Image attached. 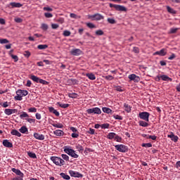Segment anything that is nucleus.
I'll return each instance as SVG.
<instances>
[{
    "mask_svg": "<svg viewBox=\"0 0 180 180\" xmlns=\"http://www.w3.org/2000/svg\"><path fill=\"white\" fill-rule=\"evenodd\" d=\"M16 95H20L22 98V96H23L22 90V89H18L16 91Z\"/></svg>",
    "mask_w": 180,
    "mask_h": 180,
    "instance_id": "57",
    "label": "nucleus"
},
{
    "mask_svg": "<svg viewBox=\"0 0 180 180\" xmlns=\"http://www.w3.org/2000/svg\"><path fill=\"white\" fill-rule=\"evenodd\" d=\"M86 77H87V78L91 81H95V79H96V77L95 75H94V73H86Z\"/></svg>",
    "mask_w": 180,
    "mask_h": 180,
    "instance_id": "20",
    "label": "nucleus"
},
{
    "mask_svg": "<svg viewBox=\"0 0 180 180\" xmlns=\"http://www.w3.org/2000/svg\"><path fill=\"white\" fill-rule=\"evenodd\" d=\"M76 149H77L78 152L82 153V152L84 151V148L82 146L78 144L77 146H76Z\"/></svg>",
    "mask_w": 180,
    "mask_h": 180,
    "instance_id": "35",
    "label": "nucleus"
},
{
    "mask_svg": "<svg viewBox=\"0 0 180 180\" xmlns=\"http://www.w3.org/2000/svg\"><path fill=\"white\" fill-rule=\"evenodd\" d=\"M30 79H32V81H34V82H37L39 83V82L40 81V78L37 77V76H34V75H32L30 77Z\"/></svg>",
    "mask_w": 180,
    "mask_h": 180,
    "instance_id": "23",
    "label": "nucleus"
},
{
    "mask_svg": "<svg viewBox=\"0 0 180 180\" xmlns=\"http://www.w3.org/2000/svg\"><path fill=\"white\" fill-rule=\"evenodd\" d=\"M37 49H39V50H46V49H49V45L40 44L37 46Z\"/></svg>",
    "mask_w": 180,
    "mask_h": 180,
    "instance_id": "24",
    "label": "nucleus"
},
{
    "mask_svg": "<svg viewBox=\"0 0 180 180\" xmlns=\"http://www.w3.org/2000/svg\"><path fill=\"white\" fill-rule=\"evenodd\" d=\"M87 113H102L99 108H90L86 110Z\"/></svg>",
    "mask_w": 180,
    "mask_h": 180,
    "instance_id": "8",
    "label": "nucleus"
},
{
    "mask_svg": "<svg viewBox=\"0 0 180 180\" xmlns=\"http://www.w3.org/2000/svg\"><path fill=\"white\" fill-rule=\"evenodd\" d=\"M110 8H115L116 11L120 12H127V8L124 6L110 4Z\"/></svg>",
    "mask_w": 180,
    "mask_h": 180,
    "instance_id": "3",
    "label": "nucleus"
},
{
    "mask_svg": "<svg viewBox=\"0 0 180 180\" xmlns=\"http://www.w3.org/2000/svg\"><path fill=\"white\" fill-rule=\"evenodd\" d=\"M27 154L28 155L29 157H30V158H33V159L37 158V156L33 152H27Z\"/></svg>",
    "mask_w": 180,
    "mask_h": 180,
    "instance_id": "29",
    "label": "nucleus"
},
{
    "mask_svg": "<svg viewBox=\"0 0 180 180\" xmlns=\"http://www.w3.org/2000/svg\"><path fill=\"white\" fill-rule=\"evenodd\" d=\"M41 28L42 29V30H47V29H49V25H47V24L46 23H42L41 25Z\"/></svg>",
    "mask_w": 180,
    "mask_h": 180,
    "instance_id": "45",
    "label": "nucleus"
},
{
    "mask_svg": "<svg viewBox=\"0 0 180 180\" xmlns=\"http://www.w3.org/2000/svg\"><path fill=\"white\" fill-rule=\"evenodd\" d=\"M86 26H87V27H89V29L96 28V26L95 25H94V23H92V22H87Z\"/></svg>",
    "mask_w": 180,
    "mask_h": 180,
    "instance_id": "37",
    "label": "nucleus"
},
{
    "mask_svg": "<svg viewBox=\"0 0 180 180\" xmlns=\"http://www.w3.org/2000/svg\"><path fill=\"white\" fill-rule=\"evenodd\" d=\"M157 139V137L155 136V135H150L148 136V139H152V141H155Z\"/></svg>",
    "mask_w": 180,
    "mask_h": 180,
    "instance_id": "61",
    "label": "nucleus"
},
{
    "mask_svg": "<svg viewBox=\"0 0 180 180\" xmlns=\"http://www.w3.org/2000/svg\"><path fill=\"white\" fill-rule=\"evenodd\" d=\"M20 117L21 120H25V119H28L29 115L26 113H23L20 115Z\"/></svg>",
    "mask_w": 180,
    "mask_h": 180,
    "instance_id": "42",
    "label": "nucleus"
},
{
    "mask_svg": "<svg viewBox=\"0 0 180 180\" xmlns=\"http://www.w3.org/2000/svg\"><path fill=\"white\" fill-rule=\"evenodd\" d=\"M4 113H18V110L16 109H6Z\"/></svg>",
    "mask_w": 180,
    "mask_h": 180,
    "instance_id": "25",
    "label": "nucleus"
},
{
    "mask_svg": "<svg viewBox=\"0 0 180 180\" xmlns=\"http://www.w3.org/2000/svg\"><path fill=\"white\" fill-rule=\"evenodd\" d=\"M63 36L65 37H68V36H71V32L68 31V30H65L63 32Z\"/></svg>",
    "mask_w": 180,
    "mask_h": 180,
    "instance_id": "49",
    "label": "nucleus"
},
{
    "mask_svg": "<svg viewBox=\"0 0 180 180\" xmlns=\"http://www.w3.org/2000/svg\"><path fill=\"white\" fill-rule=\"evenodd\" d=\"M60 177H62L65 180H70V176L65 174V173H60Z\"/></svg>",
    "mask_w": 180,
    "mask_h": 180,
    "instance_id": "26",
    "label": "nucleus"
},
{
    "mask_svg": "<svg viewBox=\"0 0 180 180\" xmlns=\"http://www.w3.org/2000/svg\"><path fill=\"white\" fill-rule=\"evenodd\" d=\"M141 147L148 148L153 147V144L150 143H143L141 144Z\"/></svg>",
    "mask_w": 180,
    "mask_h": 180,
    "instance_id": "34",
    "label": "nucleus"
},
{
    "mask_svg": "<svg viewBox=\"0 0 180 180\" xmlns=\"http://www.w3.org/2000/svg\"><path fill=\"white\" fill-rule=\"evenodd\" d=\"M50 160L53 162V164H55V165L58 167H62L65 164V162L61 158H59L58 156L50 157Z\"/></svg>",
    "mask_w": 180,
    "mask_h": 180,
    "instance_id": "1",
    "label": "nucleus"
},
{
    "mask_svg": "<svg viewBox=\"0 0 180 180\" xmlns=\"http://www.w3.org/2000/svg\"><path fill=\"white\" fill-rule=\"evenodd\" d=\"M70 18H72V19H80L81 16H78L77 15V14L75 13H70Z\"/></svg>",
    "mask_w": 180,
    "mask_h": 180,
    "instance_id": "39",
    "label": "nucleus"
},
{
    "mask_svg": "<svg viewBox=\"0 0 180 180\" xmlns=\"http://www.w3.org/2000/svg\"><path fill=\"white\" fill-rule=\"evenodd\" d=\"M58 104L60 108H63V109H65V108H68V106H70L69 104H65V103H58Z\"/></svg>",
    "mask_w": 180,
    "mask_h": 180,
    "instance_id": "43",
    "label": "nucleus"
},
{
    "mask_svg": "<svg viewBox=\"0 0 180 180\" xmlns=\"http://www.w3.org/2000/svg\"><path fill=\"white\" fill-rule=\"evenodd\" d=\"M96 36H103V31H102V30H96Z\"/></svg>",
    "mask_w": 180,
    "mask_h": 180,
    "instance_id": "46",
    "label": "nucleus"
},
{
    "mask_svg": "<svg viewBox=\"0 0 180 180\" xmlns=\"http://www.w3.org/2000/svg\"><path fill=\"white\" fill-rule=\"evenodd\" d=\"M117 135L114 132H110L107 135V139L109 140H113Z\"/></svg>",
    "mask_w": 180,
    "mask_h": 180,
    "instance_id": "21",
    "label": "nucleus"
},
{
    "mask_svg": "<svg viewBox=\"0 0 180 180\" xmlns=\"http://www.w3.org/2000/svg\"><path fill=\"white\" fill-rule=\"evenodd\" d=\"M139 125H140L142 127H148V124L146 122H143L142 120L139 122Z\"/></svg>",
    "mask_w": 180,
    "mask_h": 180,
    "instance_id": "27",
    "label": "nucleus"
},
{
    "mask_svg": "<svg viewBox=\"0 0 180 180\" xmlns=\"http://www.w3.org/2000/svg\"><path fill=\"white\" fill-rule=\"evenodd\" d=\"M25 120H27V122H28L29 123H34L35 122V120L32 119V118H25Z\"/></svg>",
    "mask_w": 180,
    "mask_h": 180,
    "instance_id": "63",
    "label": "nucleus"
},
{
    "mask_svg": "<svg viewBox=\"0 0 180 180\" xmlns=\"http://www.w3.org/2000/svg\"><path fill=\"white\" fill-rule=\"evenodd\" d=\"M11 8H22V5L20 3L11 2L10 3Z\"/></svg>",
    "mask_w": 180,
    "mask_h": 180,
    "instance_id": "18",
    "label": "nucleus"
},
{
    "mask_svg": "<svg viewBox=\"0 0 180 180\" xmlns=\"http://www.w3.org/2000/svg\"><path fill=\"white\" fill-rule=\"evenodd\" d=\"M89 134L94 135L95 134V129H93L92 128H89V130L88 131Z\"/></svg>",
    "mask_w": 180,
    "mask_h": 180,
    "instance_id": "59",
    "label": "nucleus"
},
{
    "mask_svg": "<svg viewBox=\"0 0 180 180\" xmlns=\"http://www.w3.org/2000/svg\"><path fill=\"white\" fill-rule=\"evenodd\" d=\"M3 146L8 148H13V143L11 142H9V141H8L7 139L3 140Z\"/></svg>",
    "mask_w": 180,
    "mask_h": 180,
    "instance_id": "13",
    "label": "nucleus"
},
{
    "mask_svg": "<svg viewBox=\"0 0 180 180\" xmlns=\"http://www.w3.org/2000/svg\"><path fill=\"white\" fill-rule=\"evenodd\" d=\"M170 134L167 135V138L170 139L173 142L176 143L179 141V137L170 131Z\"/></svg>",
    "mask_w": 180,
    "mask_h": 180,
    "instance_id": "7",
    "label": "nucleus"
},
{
    "mask_svg": "<svg viewBox=\"0 0 180 180\" xmlns=\"http://www.w3.org/2000/svg\"><path fill=\"white\" fill-rule=\"evenodd\" d=\"M63 160H65V161H69V156L65 154H62L61 155Z\"/></svg>",
    "mask_w": 180,
    "mask_h": 180,
    "instance_id": "53",
    "label": "nucleus"
},
{
    "mask_svg": "<svg viewBox=\"0 0 180 180\" xmlns=\"http://www.w3.org/2000/svg\"><path fill=\"white\" fill-rule=\"evenodd\" d=\"M115 148L118 152L125 153L127 151V147L124 145H115Z\"/></svg>",
    "mask_w": 180,
    "mask_h": 180,
    "instance_id": "4",
    "label": "nucleus"
},
{
    "mask_svg": "<svg viewBox=\"0 0 180 180\" xmlns=\"http://www.w3.org/2000/svg\"><path fill=\"white\" fill-rule=\"evenodd\" d=\"M167 9L169 13H172L173 15H175V13H176V11H175V10H174L172 8L169 7V6H167Z\"/></svg>",
    "mask_w": 180,
    "mask_h": 180,
    "instance_id": "28",
    "label": "nucleus"
},
{
    "mask_svg": "<svg viewBox=\"0 0 180 180\" xmlns=\"http://www.w3.org/2000/svg\"><path fill=\"white\" fill-rule=\"evenodd\" d=\"M38 83L42 84V85H49V82H47L43 79H39V82Z\"/></svg>",
    "mask_w": 180,
    "mask_h": 180,
    "instance_id": "41",
    "label": "nucleus"
},
{
    "mask_svg": "<svg viewBox=\"0 0 180 180\" xmlns=\"http://www.w3.org/2000/svg\"><path fill=\"white\" fill-rule=\"evenodd\" d=\"M63 152L67 153L72 158H78L79 157L77 153H75V150L70 148V146L63 147Z\"/></svg>",
    "mask_w": 180,
    "mask_h": 180,
    "instance_id": "2",
    "label": "nucleus"
},
{
    "mask_svg": "<svg viewBox=\"0 0 180 180\" xmlns=\"http://www.w3.org/2000/svg\"><path fill=\"white\" fill-rule=\"evenodd\" d=\"M53 134L58 137H62L65 134L64 131L60 129L55 130L53 131Z\"/></svg>",
    "mask_w": 180,
    "mask_h": 180,
    "instance_id": "12",
    "label": "nucleus"
},
{
    "mask_svg": "<svg viewBox=\"0 0 180 180\" xmlns=\"http://www.w3.org/2000/svg\"><path fill=\"white\" fill-rule=\"evenodd\" d=\"M124 108L126 110V112H127L128 113H129V112H131V107H130V105H129V104H124Z\"/></svg>",
    "mask_w": 180,
    "mask_h": 180,
    "instance_id": "30",
    "label": "nucleus"
},
{
    "mask_svg": "<svg viewBox=\"0 0 180 180\" xmlns=\"http://www.w3.org/2000/svg\"><path fill=\"white\" fill-rule=\"evenodd\" d=\"M34 138L39 140V141H44V135L38 134V133H34Z\"/></svg>",
    "mask_w": 180,
    "mask_h": 180,
    "instance_id": "16",
    "label": "nucleus"
},
{
    "mask_svg": "<svg viewBox=\"0 0 180 180\" xmlns=\"http://www.w3.org/2000/svg\"><path fill=\"white\" fill-rule=\"evenodd\" d=\"M44 11H46V12H53V8L47 6L43 8Z\"/></svg>",
    "mask_w": 180,
    "mask_h": 180,
    "instance_id": "55",
    "label": "nucleus"
},
{
    "mask_svg": "<svg viewBox=\"0 0 180 180\" xmlns=\"http://www.w3.org/2000/svg\"><path fill=\"white\" fill-rule=\"evenodd\" d=\"M24 56L25 57H27V58H29V57H30V52L29 51H25L24 52Z\"/></svg>",
    "mask_w": 180,
    "mask_h": 180,
    "instance_id": "58",
    "label": "nucleus"
},
{
    "mask_svg": "<svg viewBox=\"0 0 180 180\" xmlns=\"http://www.w3.org/2000/svg\"><path fill=\"white\" fill-rule=\"evenodd\" d=\"M105 79H108V81H112V79H113V76L112 75H108L105 77Z\"/></svg>",
    "mask_w": 180,
    "mask_h": 180,
    "instance_id": "64",
    "label": "nucleus"
},
{
    "mask_svg": "<svg viewBox=\"0 0 180 180\" xmlns=\"http://www.w3.org/2000/svg\"><path fill=\"white\" fill-rule=\"evenodd\" d=\"M166 54L167 51L165 49H162L160 51L154 53V56H160L161 57H164V56H166Z\"/></svg>",
    "mask_w": 180,
    "mask_h": 180,
    "instance_id": "10",
    "label": "nucleus"
},
{
    "mask_svg": "<svg viewBox=\"0 0 180 180\" xmlns=\"http://www.w3.org/2000/svg\"><path fill=\"white\" fill-rule=\"evenodd\" d=\"M81 53H82V51L79 49H72L70 51L72 56H81Z\"/></svg>",
    "mask_w": 180,
    "mask_h": 180,
    "instance_id": "11",
    "label": "nucleus"
},
{
    "mask_svg": "<svg viewBox=\"0 0 180 180\" xmlns=\"http://www.w3.org/2000/svg\"><path fill=\"white\" fill-rule=\"evenodd\" d=\"M14 99L15 101H22L23 98H22V96H20V95H16L15 97H14Z\"/></svg>",
    "mask_w": 180,
    "mask_h": 180,
    "instance_id": "54",
    "label": "nucleus"
},
{
    "mask_svg": "<svg viewBox=\"0 0 180 180\" xmlns=\"http://www.w3.org/2000/svg\"><path fill=\"white\" fill-rule=\"evenodd\" d=\"M150 117V114L148 113H140L139 114V117L141 120H145L146 122H148V117Z\"/></svg>",
    "mask_w": 180,
    "mask_h": 180,
    "instance_id": "9",
    "label": "nucleus"
},
{
    "mask_svg": "<svg viewBox=\"0 0 180 180\" xmlns=\"http://www.w3.org/2000/svg\"><path fill=\"white\" fill-rule=\"evenodd\" d=\"M7 43H9L7 39H0V44H7Z\"/></svg>",
    "mask_w": 180,
    "mask_h": 180,
    "instance_id": "38",
    "label": "nucleus"
},
{
    "mask_svg": "<svg viewBox=\"0 0 180 180\" xmlns=\"http://www.w3.org/2000/svg\"><path fill=\"white\" fill-rule=\"evenodd\" d=\"M45 18H50L53 17L51 13H44Z\"/></svg>",
    "mask_w": 180,
    "mask_h": 180,
    "instance_id": "56",
    "label": "nucleus"
},
{
    "mask_svg": "<svg viewBox=\"0 0 180 180\" xmlns=\"http://www.w3.org/2000/svg\"><path fill=\"white\" fill-rule=\"evenodd\" d=\"M133 51H134V53H136V54H139V53H140V49H139L138 47H134Z\"/></svg>",
    "mask_w": 180,
    "mask_h": 180,
    "instance_id": "62",
    "label": "nucleus"
},
{
    "mask_svg": "<svg viewBox=\"0 0 180 180\" xmlns=\"http://www.w3.org/2000/svg\"><path fill=\"white\" fill-rule=\"evenodd\" d=\"M69 98H72L73 99H75L78 98V94L77 93H70L68 94Z\"/></svg>",
    "mask_w": 180,
    "mask_h": 180,
    "instance_id": "33",
    "label": "nucleus"
},
{
    "mask_svg": "<svg viewBox=\"0 0 180 180\" xmlns=\"http://www.w3.org/2000/svg\"><path fill=\"white\" fill-rule=\"evenodd\" d=\"M11 58H13V60H14L15 63H18V61L19 60V58L16 55H11Z\"/></svg>",
    "mask_w": 180,
    "mask_h": 180,
    "instance_id": "48",
    "label": "nucleus"
},
{
    "mask_svg": "<svg viewBox=\"0 0 180 180\" xmlns=\"http://www.w3.org/2000/svg\"><path fill=\"white\" fill-rule=\"evenodd\" d=\"M28 112L30 113H36L37 112V109H36V108H34V107L30 108L28 109Z\"/></svg>",
    "mask_w": 180,
    "mask_h": 180,
    "instance_id": "40",
    "label": "nucleus"
},
{
    "mask_svg": "<svg viewBox=\"0 0 180 180\" xmlns=\"http://www.w3.org/2000/svg\"><path fill=\"white\" fill-rule=\"evenodd\" d=\"M52 126L56 127L57 129H62L63 127H64V125L60 123L52 124Z\"/></svg>",
    "mask_w": 180,
    "mask_h": 180,
    "instance_id": "32",
    "label": "nucleus"
},
{
    "mask_svg": "<svg viewBox=\"0 0 180 180\" xmlns=\"http://www.w3.org/2000/svg\"><path fill=\"white\" fill-rule=\"evenodd\" d=\"M79 136V135L75 132L71 134V137H72L73 139H77Z\"/></svg>",
    "mask_w": 180,
    "mask_h": 180,
    "instance_id": "60",
    "label": "nucleus"
},
{
    "mask_svg": "<svg viewBox=\"0 0 180 180\" xmlns=\"http://www.w3.org/2000/svg\"><path fill=\"white\" fill-rule=\"evenodd\" d=\"M49 109L51 113H58V112H57V110H55L53 107H50Z\"/></svg>",
    "mask_w": 180,
    "mask_h": 180,
    "instance_id": "50",
    "label": "nucleus"
},
{
    "mask_svg": "<svg viewBox=\"0 0 180 180\" xmlns=\"http://www.w3.org/2000/svg\"><path fill=\"white\" fill-rule=\"evenodd\" d=\"M20 132L23 134H27L28 133V129L27 127H25V125H23L22 127H21V128L20 129Z\"/></svg>",
    "mask_w": 180,
    "mask_h": 180,
    "instance_id": "22",
    "label": "nucleus"
},
{
    "mask_svg": "<svg viewBox=\"0 0 180 180\" xmlns=\"http://www.w3.org/2000/svg\"><path fill=\"white\" fill-rule=\"evenodd\" d=\"M113 139L117 143H122V138L119 136V135L116 136Z\"/></svg>",
    "mask_w": 180,
    "mask_h": 180,
    "instance_id": "36",
    "label": "nucleus"
},
{
    "mask_svg": "<svg viewBox=\"0 0 180 180\" xmlns=\"http://www.w3.org/2000/svg\"><path fill=\"white\" fill-rule=\"evenodd\" d=\"M102 110L104 113H112V110L109 108L103 107Z\"/></svg>",
    "mask_w": 180,
    "mask_h": 180,
    "instance_id": "31",
    "label": "nucleus"
},
{
    "mask_svg": "<svg viewBox=\"0 0 180 180\" xmlns=\"http://www.w3.org/2000/svg\"><path fill=\"white\" fill-rule=\"evenodd\" d=\"M176 32H178V28H171L169 33L172 34L174 33H176Z\"/></svg>",
    "mask_w": 180,
    "mask_h": 180,
    "instance_id": "52",
    "label": "nucleus"
},
{
    "mask_svg": "<svg viewBox=\"0 0 180 180\" xmlns=\"http://www.w3.org/2000/svg\"><path fill=\"white\" fill-rule=\"evenodd\" d=\"M103 19H104L103 15L99 13H96L94 14V19H93V20H102Z\"/></svg>",
    "mask_w": 180,
    "mask_h": 180,
    "instance_id": "19",
    "label": "nucleus"
},
{
    "mask_svg": "<svg viewBox=\"0 0 180 180\" xmlns=\"http://www.w3.org/2000/svg\"><path fill=\"white\" fill-rule=\"evenodd\" d=\"M68 173L70 174V176H72V177H76V178H82L83 177V174L78 172L70 170V171H68Z\"/></svg>",
    "mask_w": 180,
    "mask_h": 180,
    "instance_id": "5",
    "label": "nucleus"
},
{
    "mask_svg": "<svg viewBox=\"0 0 180 180\" xmlns=\"http://www.w3.org/2000/svg\"><path fill=\"white\" fill-rule=\"evenodd\" d=\"M12 172L15 173L16 175L20 176L21 178H23V176H25L20 169L12 168Z\"/></svg>",
    "mask_w": 180,
    "mask_h": 180,
    "instance_id": "14",
    "label": "nucleus"
},
{
    "mask_svg": "<svg viewBox=\"0 0 180 180\" xmlns=\"http://www.w3.org/2000/svg\"><path fill=\"white\" fill-rule=\"evenodd\" d=\"M158 80L160 81V79H162V81H172V79H171V77L165 75H161V76H158Z\"/></svg>",
    "mask_w": 180,
    "mask_h": 180,
    "instance_id": "15",
    "label": "nucleus"
},
{
    "mask_svg": "<svg viewBox=\"0 0 180 180\" xmlns=\"http://www.w3.org/2000/svg\"><path fill=\"white\" fill-rule=\"evenodd\" d=\"M11 134L15 136L16 137H22V134H20L17 129H12Z\"/></svg>",
    "mask_w": 180,
    "mask_h": 180,
    "instance_id": "17",
    "label": "nucleus"
},
{
    "mask_svg": "<svg viewBox=\"0 0 180 180\" xmlns=\"http://www.w3.org/2000/svg\"><path fill=\"white\" fill-rule=\"evenodd\" d=\"M107 20L108 23H110L111 25H115V23H116V20H115L113 18H108Z\"/></svg>",
    "mask_w": 180,
    "mask_h": 180,
    "instance_id": "47",
    "label": "nucleus"
},
{
    "mask_svg": "<svg viewBox=\"0 0 180 180\" xmlns=\"http://www.w3.org/2000/svg\"><path fill=\"white\" fill-rule=\"evenodd\" d=\"M130 81H134V82H140V77L136 75L135 74H131L128 76Z\"/></svg>",
    "mask_w": 180,
    "mask_h": 180,
    "instance_id": "6",
    "label": "nucleus"
},
{
    "mask_svg": "<svg viewBox=\"0 0 180 180\" xmlns=\"http://www.w3.org/2000/svg\"><path fill=\"white\" fill-rule=\"evenodd\" d=\"M110 127V124H101V129H109V127Z\"/></svg>",
    "mask_w": 180,
    "mask_h": 180,
    "instance_id": "44",
    "label": "nucleus"
},
{
    "mask_svg": "<svg viewBox=\"0 0 180 180\" xmlns=\"http://www.w3.org/2000/svg\"><path fill=\"white\" fill-rule=\"evenodd\" d=\"M112 117H113L115 120H122V116H120L119 115L115 114L114 115H112Z\"/></svg>",
    "mask_w": 180,
    "mask_h": 180,
    "instance_id": "51",
    "label": "nucleus"
}]
</instances>
